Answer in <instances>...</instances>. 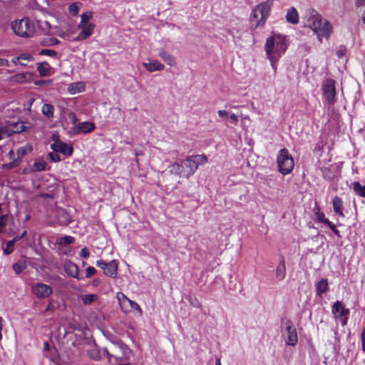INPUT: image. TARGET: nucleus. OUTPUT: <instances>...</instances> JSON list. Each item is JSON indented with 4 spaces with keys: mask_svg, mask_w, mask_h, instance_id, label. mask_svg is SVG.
<instances>
[{
    "mask_svg": "<svg viewBox=\"0 0 365 365\" xmlns=\"http://www.w3.org/2000/svg\"><path fill=\"white\" fill-rule=\"evenodd\" d=\"M286 266H285V260L284 258H282L279 264L277 266L275 271V277L278 281H282L286 277Z\"/></svg>",
    "mask_w": 365,
    "mask_h": 365,
    "instance_id": "nucleus-24",
    "label": "nucleus"
},
{
    "mask_svg": "<svg viewBox=\"0 0 365 365\" xmlns=\"http://www.w3.org/2000/svg\"><path fill=\"white\" fill-rule=\"evenodd\" d=\"M103 353L106 354V361L111 364L123 362L128 357L130 349L122 342H116L103 348Z\"/></svg>",
    "mask_w": 365,
    "mask_h": 365,
    "instance_id": "nucleus-4",
    "label": "nucleus"
},
{
    "mask_svg": "<svg viewBox=\"0 0 365 365\" xmlns=\"http://www.w3.org/2000/svg\"><path fill=\"white\" fill-rule=\"evenodd\" d=\"M329 289V283L327 279H321L316 283V295L322 297Z\"/></svg>",
    "mask_w": 365,
    "mask_h": 365,
    "instance_id": "nucleus-23",
    "label": "nucleus"
},
{
    "mask_svg": "<svg viewBox=\"0 0 365 365\" xmlns=\"http://www.w3.org/2000/svg\"><path fill=\"white\" fill-rule=\"evenodd\" d=\"M38 26L44 30V32L45 34L47 33L50 28H51V25L48 22V21H43V22H39V21H37Z\"/></svg>",
    "mask_w": 365,
    "mask_h": 365,
    "instance_id": "nucleus-45",
    "label": "nucleus"
},
{
    "mask_svg": "<svg viewBox=\"0 0 365 365\" xmlns=\"http://www.w3.org/2000/svg\"><path fill=\"white\" fill-rule=\"evenodd\" d=\"M26 234L27 232L24 230L21 235L15 236L12 240L14 242V243H16V242L23 239L26 235Z\"/></svg>",
    "mask_w": 365,
    "mask_h": 365,
    "instance_id": "nucleus-54",
    "label": "nucleus"
},
{
    "mask_svg": "<svg viewBox=\"0 0 365 365\" xmlns=\"http://www.w3.org/2000/svg\"><path fill=\"white\" fill-rule=\"evenodd\" d=\"M158 56L170 66H175L176 65L175 58L164 48L159 50Z\"/></svg>",
    "mask_w": 365,
    "mask_h": 365,
    "instance_id": "nucleus-22",
    "label": "nucleus"
},
{
    "mask_svg": "<svg viewBox=\"0 0 365 365\" xmlns=\"http://www.w3.org/2000/svg\"><path fill=\"white\" fill-rule=\"evenodd\" d=\"M103 352V348L98 349V347H93L88 351V355L91 359L95 361H106V354Z\"/></svg>",
    "mask_w": 365,
    "mask_h": 365,
    "instance_id": "nucleus-21",
    "label": "nucleus"
},
{
    "mask_svg": "<svg viewBox=\"0 0 365 365\" xmlns=\"http://www.w3.org/2000/svg\"><path fill=\"white\" fill-rule=\"evenodd\" d=\"M63 269L65 272L71 277L78 279H80L78 267L75 263L71 261H66L64 263Z\"/></svg>",
    "mask_w": 365,
    "mask_h": 365,
    "instance_id": "nucleus-17",
    "label": "nucleus"
},
{
    "mask_svg": "<svg viewBox=\"0 0 365 365\" xmlns=\"http://www.w3.org/2000/svg\"><path fill=\"white\" fill-rule=\"evenodd\" d=\"M327 225L336 235L339 237L340 236L339 231L336 228L335 225L331 222L329 221Z\"/></svg>",
    "mask_w": 365,
    "mask_h": 365,
    "instance_id": "nucleus-50",
    "label": "nucleus"
},
{
    "mask_svg": "<svg viewBox=\"0 0 365 365\" xmlns=\"http://www.w3.org/2000/svg\"><path fill=\"white\" fill-rule=\"evenodd\" d=\"M116 297L120 309L123 312L128 313L133 310H137L140 315L142 314V309L138 304L128 299L124 294L118 292Z\"/></svg>",
    "mask_w": 365,
    "mask_h": 365,
    "instance_id": "nucleus-10",
    "label": "nucleus"
},
{
    "mask_svg": "<svg viewBox=\"0 0 365 365\" xmlns=\"http://www.w3.org/2000/svg\"><path fill=\"white\" fill-rule=\"evenodd\" d=\"M51 66L47 62H41L37 64V71L41 76H49L51 74Z\"/></svg>",
    "mask_w": 365,
    "mask_h": 365,
    "instance_id": "nucleus-27",
    "label": "nucleus"
},
{
    "mask_svg": "<svg viewBox=\"0 0 365 365\" xmlns=\"http://www.w3.org/2000/svg\"><path fill=\"white\" fill-rule=\"evenodd\" d=\"M17 165L16 160H14L12 162L4 164L2 168L4 169H12Z\"/></svg>",
    "mask_w": 365,
    "mask_h": 365,
    "instance_id": "nucleus-48",
    "label": "nucleus"
},
{
    "mask_svg": "<svg viewBox=\"0 0 365 365\" xmlns=\"http://www.w3.org/2000/svg\"><path fill=\"white\" fill-rule=\"evenodd\" d=\"M68 11L72 15H77L79 11V6H78L77 3H73L70 4L68 6Z\"/></svg>",
    "mask_w": 365,
    "mask_h": 365,
    "instance_id": "nucleus-44",
    "label": "nucleus"
},
{
    "mask_svg": "<svg viewBox=\"0 0 365 365\" xmlns=\"http://www.w3.org/2000/svg\"><path fill=\"white\" fill-rule=\"evenodd\" d=\"M96 265L103 270L104 274L110 277L115 278L117 275L118 264L115 260L106 262L103 259L98 260Z\"/></svg>",
    "mask_w": 365,
    "mask_h": 365,
    "instance_id": "nucleus-13",
    "label": "nucleus"
},
{
    "mask_svg": "<svg viewBox=\"0 0 365 365\" xmlns=\"http://www.w3.org/2000/svg\"><path fill=\"white\" fill-rule=\"evenodd\" d=\"M313 212H314V215H317V213H320L321 212L319 206L317 203L315 204V206L313 208Z\"/></svg>",
    "mask_w": 365,
    "mask_h": 365,
    "instance_id": "nucleus-63",
    "label": "nucleus"
},
{
    "mask_svg": "<svg viewBox=\"0 0 365 365\" xmlns=\"http://www.w3.org/2000/svg\"><path fill=\"white\" fill-rule=\"evenodd\" d=\"M327 225L336 235L339 237L340 236L339 231L336 228L335 225L331 222L329 221Z\"/></svg>",
    "mask_w": 365,
    "mask_h": 365,
    "instance_id": "nucleus-51",
    "label": "nucleus"
},
{
    "mask_svg": "<svg viewBox=\"0 0 365 365\" xmlns=\"http://www.w3.org/2000/svg\"><path fill=\"white\" fill-rule=\"evenodd\" d=\"M10 128L11 131H12V135L14 133H20L24 132L31 128V125L27 122H16L15 123H11L8 125Z\"/></svg>",
    "mask_w": 365,
    "mask_h": 365,
    "instance_id": "nucleus-20",
    "label": "nucleus"
},
{
    "mask_svg": "<svg viewBox=\"0 0 365 365\" xmlns=\"http://www.w3.org/2000/svg\"><path fill=\"white\" fill-rule=\"evenodd\" d=\"M169 173L183 177L184 165L181 163L175 162L169 166Z\"/></svg>",
    "mask_w": 365,
    "mask_h": 365,
    "instance_id": "nucleus-29",
    "label": "nucleus"
},
{
    "mask_svg": "<svg viewBox=\"0 0 365 365\" xmlns=\"http://www.w3.org/2000/svg\"><path fill=\"white\" fill-rule=\"evenodd\" d=\"M230 118L232 123L234 124H237L238 122V116L235 113H232L230 115Z\"/></svg>",
    "mask_w": 365,
    "mask_h": 365,
    "instance_id": "nucleus-57",
    "label": "nucleus"
},
{
    "mask_svg": "<svg viewBox=\"0 0 365 365\" xmlns=\"http://www.w3.org/2000/svg\"><path fill=\"white\" fill-rule=\"evenodd\" d=\"M98 299V295L96 294H89L82 296L81 300L85 305H89Z\"/></svg>",
    "mask_w": 365,
    "mask_h": 365,
    "instance_id": "nucleus-35",
    "label": "nucleus"
},
{
    "mask_svg": "<svg viewBox=\"0 0 365 365\" xmlns=\"http://www.w3.org/2000/svg\"><path fill=\"white\" fill-rule=\"evenodd\" d=\"M278 170L283 175L289 174L294 166V159L286 148L281 149L277 158Z\"/></svg>",
    "mask_w": 365,
    "mask_h": 365,
    "instance_id": "nucleus-7",
    "label": "nucleus"
},
{
    "mask_svg": "<svg viewBox=\"0 0 365 365\" xmlns=\"http://www.w3.org/2000/svg\"><path fill=\"white\" fill-rule=\"evenodd\" d=\"M217 113L219 115L220 117L221 118H225V117H227V115H228V113L225 110H219L217 111Z\"/></svg>",
    "mask_w": 365,
    "mask_h": 365,
    "instance_id": "nucleus-61",
    "label": "nucleus"
},
{
    "mask_svg": "<svg viewBox=\"0 0 365 365\" xmlns=\"http://www.w3.org/2000/svg\"><path fill=\"white\" fill-rule=\"evenodd\" d=\"M128 357H126V359L123 361V362H121V363H115L116 365H132L130 363L128 362Z\"/></svg>",
    "mask_w": 365,
    "mask_h": 365,
    "instance_id": "nucleus-64",
    "label": "nucleus"
},
{
    "mask_svg": "<svg viewBox=\"0 0 365 365\" xmlns=\"http://www.w3.org/2000/svg\"><path fill=\"white\" fill-rule=\"evenodd\" d=\"M354 191L360 197H365V185H361L359 182H354L352 185Z\"/></svg>",
    "mask_w": 365,
    "mask_h": 365,
    "instance_id": "nucleus-34",
    "label": "nucleus"
},
{
    "mask_svg": "<svg viewBox=\"0 0 365 365\" xmlns=\"http://www.w3.org/2000/svg\"><path fill=\"white\" fill-rule=\"evenodd\" d=\"M51 148L53 152L61 153L66 155H71L73 153V147L66 143L61 140H56L55 143L51 145Z\"/></svg>",
    "mask_w": 365,
    "mask_h": 365,
    "instance_id": "nucleus-15",
    "label": "nucleus"
},
{
    "mask_svg": "<svg viewBox=\"0 0 365 365\" xmlns=\"http://www.w3.org/2000/svg\"><path fill=\"white\" fill-rule=\"evenodd\" d=\"M331 314L336 322H339L342 327L347 324L350 310L341 302L337 300L332 304Z\"/></svg>",
    "mask_w": 365,
    "mask_h": 365,
    "instance_id": "nucleus-9",
    "label": "nucleus"
},
{
    "mask_svg": "<svg viewBox=\"0 0 365 365\" xmlns=\"http://www.w3.org/2000/svg\"><path fill=\"white\" fill-rule=\"evenodd\" d=\"M314 217L316 220L319 222L324 223L327 225L329 222V220L325 217L324 214L322 212L320 213H317V215H315Z\"/></svg>",
    "mask_w": 365,
    "mask_h": 365,
    "instance_id": "nucleus-41",
    "label": "nucleus"
},
{
    "mask_svg": "<svg viewBox=\"0 0 365 365\" xmlns=\"http://www.w3.org/2000/svg\"><path fill=\"white\" fill-rule=\"evenodd\" d=\"M78 28L81 30L79 34L76 37L75 41H80L86 39L91 36L93 32L94 24H86L83 26H78Z\"/></svg>",
    "mask_w": 365,
    "mask_h": 365,
    "instance_id": "nucleus-16",
    "label": "nucleus"
},
{
    "mask_svg": "<svg viewBox=\"0 0 365 365\" xmlns=\"http://www.w3.org/2000/svg\"><path fill=\"white\" fill-rule=\"evenodd\" d=\"M68 118L72 124H73L74 125H76L78 118L76 117V115L73 112L68 113Z\"/></svg>",
    "mask_w": 365,
    "mask_h": 365,
    "instance_id": "nucleus-47",
    "label": "nucleus"
},
{
    "mask_svg": "<svg viewBox=\"0 0 365 365\" xmlns=\"http://www.w3.org/2000/svg\"><path fill=\"white\" fill-rule=\"evenodd\" d=\"M361 349L365 353V326L362 329L361 334Z\"/></svg>",
    "mask_w": 365,
    "mask_h": 365,
    "instance_id": "nucleus-49",
    "label": "nucleus"
},
{
    "mask_svg": "<svg viewBox=\"0 0 365 365\" xmlns=\"http://www.w3.org/2000/svg\"><path fill=\"white\" fill-rule=\"evenodd\" d=\"M323 96L330 105L336 102L335 81L332 79H327L322 83Z\"/></svg>",
    "mask_w": 365,
    "mask_h": 365,
    "instance_id": "nucleus-11",
    "label": "nucleus"
},
{
    "mask_svg": "<svg viewBox=\"0 0 365 365\" xmlns=\"http://www.w3.org/2000/svg\"><path fill=\"white\" fill-rule=\"evenodd\" d=\"M280 325L285 344L288 346H295L298 342V335L293 322L289 319L282 318Z\"/></svg>",
    "mask_w": 365,
    "mask_h": 365,
    "instance_id": "nucleus-6",
    "label": "nucleus"
},
{
    "mask_svg": "<svg viewBox=\"0 0 365 365\" xmlns=\"http://www.w3.org/2000/svg\"><path fill=\"white\" fill-rule=\"evenodd\" d=\"M40 55L48 56L51 57H56L57 56V52L54 50L51 49H42L39 52Z\"/></svg>",
    "mask_w": 365,
    "mask_h": 365,
    "instance_id": "nucleus-42",
    "label": "nucleus"
},
{
    "mask_svg": "<svg viewBox=\"0 0 365 365\" xmlns=\"http://www.w3.org/2000/svg\"><path fill=\"white\" fill-rule=\"evenodd\" d=\"M143 65L150 72L162 71L165 68L164 65L159 61L151 60L150 58H148Z\"/></svg>",
    "mask_w": 365,
    "mask_h": 365,
    "instance_id": "nucleus-18",
    "label": "nucleus"
},
{
    "mask_svg": "<svg viewBox=\"0 0 365 365\" xmlns=\"http://www.w3.org/2000/svg\"><path fill=\"white\" fill-rule=\"evenodd\" d=\"M32 150V146L30 145H26L24 146H22L19 148L17 150L16 155H17V159L16 160H20L21 158H23L26 153L29 152H31Z\"/></svg>",
    "mask_w": 365,
    "mask_h": 365,
    "instance_id": "nucleus-33",
    "label": "nucleus"
},
{
    "mask_svg": "<svg viewBox=\"0 0 365 365\" xmlns=\"http://www.w3.org/2000/svg\"><path fill=\"white\" fill-rule=\"evenodd\" d=\"M96 273V269L93 267H88L86 270V277L89 278Z\"/></svg>",
    "mask_w": 365,
    "mask_h": 365,
    "instance_id": "nucleus-46",
    "label": "nucleus"
},
{
    "mask_svg": "<svg viewBox=\"0 0 365 365\" xmlns=\"http://www.w3.org/2000/svg\"><path fill=\"white\" fill-rule=\"evenodd\" d=\"M190 304H191L192 306L195 307L199 308V307H201V304H200V302H199L196 298H194V299L190 298Z\"/></svg>",
    "mask_w": 365,
    "mask_h": 365,
    "instance_id": "nucleus-56",
    "label": "nucleus"
},
{
    "mask_svg": "<svg viewBox=\"0 0 365 365\" xmlns=\"http://www.w3.org/2000/svg\"><path fill=\"white\" fill-rule=\"evenodd\" d=\"M286 20L287 22L297 24L299 22V14L297 9L294 7L289 9L286 14Z\"/></svg>",
    "mask_w": 365,
    "mask_h": 365,
    "instance_id": "nucleus-25",
    "label": "nucleus"
},
{
    "mask_svg": "<svg viewBox=\"0 0 365 365\" xmlns=\"http://www.w3.org/2000/svg\"><path fill=\"white\" fill-rule=\"evenodd\" d=\"M12 268L15 273L19 274L25 269V265L22 263L16 262L12 265Z\"/></svg>",
    "mask_w": 365,
    "mask_h": 365,
    "instance_id": "nucleus-40",
    "label": "nucleus"
},
{
    "mask_svg": "<svg viewBox=\"0 0 365 365\" xmlns=\"http://www.w3.org/2000/svg\"><path fill=\"white\" fill-rule=\"evenodd\" d=\"M365 4V0H355V6L360 7Z\"/></svg>",
    "mask_w": 365,
    "mask_h": 365,
    "instance_id": "nucleus-62",
    "label": "nucleus"
},
{
    "mask_svg": "<svg viewBox=\"0 0 365 365\" xmlns=\"http://www.w3.org/2000/svg\"><path fill=\"white\" fill-rule=\"evenodd\" d=\"M34 84L36 86H42L46 85L47 84V81H45V80H38V81H36L34 82Z\"/></svg>",
    "mask_w": 365,
    "mask_h": 365,
    "instance_id": "nucleus-59",
    "label": "nucleus"
},
{
    "mask_svg": "<svg viewBox=\"0 0 365 365\" xmlns=\"http://www.w3.org/2000/svg\"><path fill=\"white\" fill-rule=\"evenodd\" d=\"M89 255L90 253L86 247L81 249L79 254L80 257L83 258H88L89 257Z\"/></svg>",
    "mask_w": 365,
    "mask_h": 365,
    "instance_id": "nucleus-53",
    "label": "nucleus"
},
{
    "mask_svg": "<svg viewBox=\"0 0 365 365\" xmlns=\"http://www.w3.org/2000/svg\"><path fill=\"white\" fill-rule=\"evenodd\" d=\"M42 113L48 118H52L53 117L54 108L51 104L45 103L41 108Z\"/></svg>",
    "mask_w": 365,
    "mask_h": 365,
    "instance_id": "nucleus-32",
    "label": "nucleus"
},
{
    "mask_svg": "<svg viewBox=\"0 0 365 365\" xmlns=\"http://www.w3.org/2000/svg\"><path fill=\"white\" fill-rule=\"evenodd\" d=\"M273 0H266L255 6L250 16V28L256 29L263 27L271 14Z\"/></svg>",
    "mask_w": 365,
    "mask_h": 365,
    "instance_id": "nucleus-3",
    "label": "nucleus"
},
{
    "mask_svg": "<svg viewBox=\"0 0 365 365\" xmlns=\"http://www.w3.org/2000/svg\"><path fill=\"white\" fill-rule=\"evenodd\" d=\"M21 61L23 62V61H31L33 60V57L30 54L27 53H23L20 55Z\"/></svg>",
    "mask_w": 365,
    "mask_h": 365,
    "instance_id": "nucleus-52",
    "label": "nucleus"
},
{
    "mask_svg": "<svg viewBox=\"0 0 365 365\" xmlns=\"http://www.w3.org/2000/svg\"><path fill=\"white\" fill-rule=\"evenodd\" d=\"M344 51H345V48H343V47H341L339 51H337L336 52V55L339 58H341L344 56Z\"/></svg>",
    "mask_w": 365,
    "mask_h": 365,
    "instance_id": "nucleus-60",
    "label": "nucleus"
},
{
    "mask_svg": "<svg viewBox=\"0 0 365 365\" xmlns=\"http://www.w3.org/2000/svg\"><path fill=\"white\" fill-rule=\"evenodd\" d=\"M85 88V86L82 82L71 83L68 87V91L71 94H76L82 92Z\"/></svg>",
    "mask_w": 365,
    "mask_h": 365,
    "instance_id": "nucleus-30",
    "label": "nucleus"
},
{
    "mask_svg": "<svg viewBox=\"0 0 365 365\" xmlns=\"http://www.w3.org/2000/svg\"><path fill=\"white\" fill-rule=\"evenodd\" d=\"M74 242V238L71 236H65L63 237H60L57 240V243L60 245H66L72 244Z\"/></svg>",
    "mask_w": 365,
    "mask_h": 365,
    "instance_id": "nucleus-38",
    "label": "nucleus"
},
{
    "mask_svg": "<svg viewBox=\"0 0 365 365\" xmlns=\"http://www.w3.org/2000/svg\"><path fill=\"white\" fill-rule=\"evenodd\" d=\"M47 163L43 160H35L32 167V170L34 173L35 172H41L46 169Z\"/></svg>",
    "mask_w": 365,
    "mask_h": 365,
    "instance_id": "nucleus-31",
    "label": "nucleus"
},
{
    "mask_svg": "<svg viewBox=\"0 0 365 365\" xmlns=\"http://www.w3.org/2000/svg\"><path fill=\"white\" fill-rule=\"evenodd\" d=\"M31 292L38 299H46L51 295L53 289L48 284L38 282L32 285Z\"/></svg>",
    "mask_w": 365,
    "mask_h": 365,
    "instance_id": "nucleus-12",
    "label": "nucleus"
},
{
    "mask_svg": "<svg viewBox=\"0 0 365 365\" xmlns=\"http://www.w3.org/2000/svg\"><path fill=\"white\" fill-rule=\"evenodd\" d=\"M9 217L8 215H2L0 216V234H6L10 236L15 233L13 228L9 227L6 229L9 223Z\"/></svg>",
    "mask_w": 365,
    "mask_h": 365,
    "instance_id": "nucleus-19",
    "label": "nucleus"
},
{
    "mask_svg": "<svg viewBox=\"0 0 365 365\" xmlns=\"http://www.w3.org/2000/svg\"><path fill=\"white\" fill-rule=\"evenodd\" d=\"M287 47L288 42L286 36L273 33L267 38L264 51L274 71H277L278 61L284 54Z\"/></svg>",
    "mask_w": 365,
    "mask_h": 365,
    "instance_id": "nucleus-1",
    "label": "nucleus"
},
{
    "mask_svg": "<svg viewBox=\"0 0 365 365\" xmlns=\"http://www.w3.org/2000/svg\"><path fill=\"white\" fill-rule=\"evenodd\" d=\"M11 62L14 64H20L21 66H26L24 62L21 61L20 56L13 58Z\"/></svg>",
    "mask_w": 365,
    "mask_h": 365,
    "instance_id": "nucleus-55",
    "label": "nucleus"
},
{
    "mask_svg": "<svg viewBox=\"0 0 365 365\" xmlns=\"http://www.w3.org/2000/svg\"><path fill=\"white\" fill-rule=\"evenodd\" d=\"M0 66H9V61L5 58H0Z\"/></svg>",
    "mask_w": 365,
    "mask_h": 365,
    "instance_id": "nucleus-58",
    "label": "nucleus"
},
{
    "mask_svg": "<svg viewBox=\"0 0 365 365\" xmlns=\"http://www.w3.org/2000/svg\"><path fill=\"white\" fill-rule=\"evenodd\" d=\"M332 206H333L334 211L336 215H339L341 217H344V215L343 210H342L343 202H342V200L339 197L335 196L333 198Z\"/></svg>",
    "mask_w": 365,
    "mask_h": 365,
    "instance_id": "nucleus-28",
    "label": "nucleus"
},
{
    "mask_svg": "<svg viewBox=\"0 0 365 365\" xmlns=\"http://www.w3.org/2000/svg\"><path fill=\"white\" fill-rule=\"evenodd\" d=\"M14 244L15 243L12 240L6 242V247L3 249V252L5 255H9L13 252Z\"/></svg>",
    "mask_w": 365,
    "mask_h": 365,
    "instance_id": "nucleus-39",
    "label": "nucleus"
},
{
    "mask_svg": "<svg viewBox=\"0 0 365 365\" xmlns=\"http://www.w3.org/2000/svg\"><path fill=\"white\" fill-rule=\"evenodd\" d=\"M304 26L310 28L314 32L320 42L323 38H328L332 31L330 23L314 9L307 12L304 19Z\"/></svg>",
    "mask_w": 365,
    "mask_h": 365,
    "instance_id": "nucleus-2",
    "label": "nucleus"
},
{
    "mask_svg": "<svg viewBox=\"0 0 365 365\" xmlns=\"http://www.w3.org/2000/svg\"><path fill=\"white\" fill-rule=\"evenodd\" d=\"M11 28L17 36L24 38L31 37L35 31L34 24L28 18L13 22Z\"/></svg>",
    "mask_w": 365,
    "mask_h": 365,
    "instance_id": "nucleus-8",
    "label": "nucleus"
},
{
    "mask_svg": "<svg viewBox=\"0 0 365 365\" xmlns=\"http://www.w3.org/2000/svg\"><path fill=\"white\" fill-rule=\"evenodd\" d=\"M11 135H12V131L8 125H0V140Z\"/></svg>",
    "mask_w": 365,
    "mask_h": 365,
    "instance_id": "nucleus-36",
    "label": "nucleus"
},
{
    "mask_svg": "<svg viewBox=\"0 0 365 365\" xmlns=\"http://www.w3.org/2000/svg\"><path fill=\"white\" fill-rule=\"evenodd\" d=\"M91 18H92V13L91 12L83 13L81 16V22L78 24V26H83V25H86V24H91L89 23V21L91 19Z\"/></svg>",
    "mask_w": 365,
    "mask_h": 365,
    "instance_id": "nucleus-37",
    "label": "nucleus"
},
{
    "mask_svg": "<svg viewBox=\"0 0 365 365\" xmlns=\"http://www.w3.org/2000/svg\"><path fill=\"white\" fill-rule=\"evenodd\" d=\"M48 159L51 162L57 163L61 161V156L59 154L56 153V152H51L48 154Z\"/></svg>",
    "mask_w": 365,
    "mask_h": 365,
    "instance_id": "nucleus-43",
    "label": "nucleus"
},
{
    "mask_svg": "<svg viewBox=\"0 0 365 365\" xmlns=\"http://www.w3.org/2000/svg\"><path fill=\"white\" fill-rule=\"evenodd\" d=\"M31 78V74L30 73H21L14 75L11 77V81L18 83H24L26 82H29Z\"/></svg>",
    "mask_w": 365,
    "mask_h": 365,
    "instance_id": "nucleus-26",
    "label": "nucleus"
},
{
    "mask_svg": "<svg viewBox=\"0 0 365 365\" xmlns=\"http://www.w3.org/2000/svg\"><path fill=\"white\" fill-rule=\"evenodd\" d=\"M96 128L95 124L90 121L79 123L73 125L69 130V135L71 136L78 135L81 133H88L93 131Z\"/></svg>",
    "mask_w": 365,
    "mask_h": 365,
    "instance_id": "nucleus-14",
    "label": "nucleus"
},
{
    "mask_svg": "<svg viewBox=\"0 0 365 365\" xmlns=\"http://www.w3.org/2000/svg\"><path fill=\"white\" fill-rule=\"evenodd\" d=\"M207 161L208 158L204 154L187 156L181 161L182 165H184L183 178H189L194 175L200 165L205 164Z\"/></svg>",
    "mask_w": 365,
    "mask_h": 365,
    "instance_id": "nucleus-5",
    "label": "nucleus"
}]
</instances>
